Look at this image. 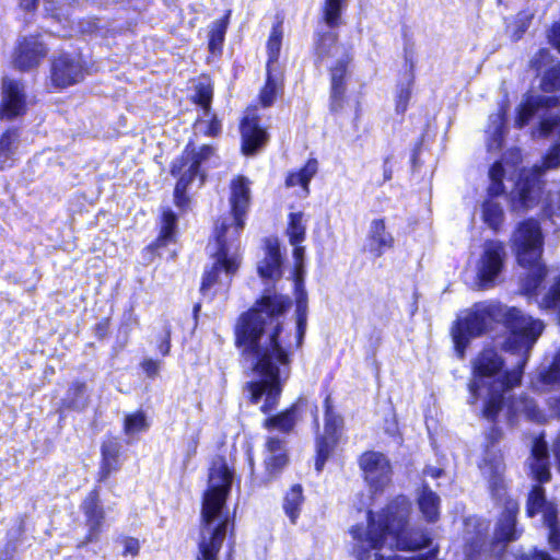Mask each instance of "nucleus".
Segmentation results:
<instances>
[{
  "label": "nucleus",
  "mask_w": 560,
  "mask_h": 560,
  "mask_svg": "<svg viewBox=\"0 0 560 560\" xmlns=\"http://www.w3.org/2000/svg\"><path fill=\"white\" fill-rule=\"evenodd\" d=\"M527 515L533 517L541 513L544 523L549 528V544L552 549L560 551V530L558 528L557 509L551 502L545 499L544 489L540 486L533 488L527 500Z\"/></svg>",
  "instance_id": "obj_13"
},
{
  "label": "nucleus",
  "mask_w": 560,
  "mask_h": 560,
  "mask_svg": "<svg viewBox=\"0 0 560 560\" xmlns=\"http://www.w3.org/2000/svg\"><path fill=\"white\" fill-rule=\"evenodd\" d=\"M246 218L232 213L223 214L215 223L214 245L217 254L223 258L233 257L238 259L240 235L245 226Z\"/></svg>",
  "instance_id": "obj_11"
},
{
  "label": "nucleus",
  "mask_w": 560,
  "mask_h": 560,
  "mask_svg": "<svg viewBox=\"0 0 560 560\" xmlns=\"http://www.w3.org/2000/svg\"><path fill=\"white\" fill-rule=\"evenodd\" d=\"M233 476L223 459L213 462L202 497L200 533L196 560H218L231 522L226 508Z\"/></svg>",
  "instance_id": "obj_5"
},
{
  "label": "nucleus",
  "mask_w": 560,
  "mask_h": 560,
  "mask_svg": "<svg viewBox=\"0 0 560 560\" xmlns=\"http://www.w3.org/2000/svg\"><path fill=\"white\" fill-rule=\"evenodd\" d=\"M119 450V443L114 439L103 443L101 480H105L113 471L118 469Z\"/></svg>",
  "instance_id": "obj_34"
},
{
  "label": "nucleus",
  "mask_w": 560,
  "mask_h": 560,
  "mask_svg": "<svg viewBox=\"0 0 560 560\" xmlns=\"http://www.w3.org/2000/svg\"><path fill=\"white\" fill-rule=\"evenodd\" d=\"M48 48L38 36H27L19 40L14 54V65L21 70L37 67L46 57Z\"/></svg>",
  "instance_id": "obj_18"
},
{
  "label": "nucleus",
  "mask_w": 560,
  "mask_h": 560,
  "mask_svg": "<svg viewBox=\"0 0 560 560\" xmlns=\"http://www.w3.org/2000/svg\"><path fill=\"white\" fill-rule=\"evenodd\" d=\"M325 436L317 441V458L315 467L318 471L323 469L326 459L329 457L332 446L337 442V431L342 420L335 415L330 405V398L325 400Z\"/></svg>",
  "instance_id": "obj_20"
},
{
  "label": "nucleus",
  "mask_w": 560,
  "mask_h": 560,
  "mask_svg": "<svg viewBox=\"0 0 560 560\" xmlns=\"http://www.w3.org/2000/svg\"><path fill=\"white\" fill-rule=\"evenodd\" d=\"M37 0H20V7L25 11H32L36 5Z\"/></svg>",
  "instance_id": "obj_55"
},
{
  "label": "nucleus",
  "mask_w": 560,
  "mask_h": 560,
  "mask_svg": "<svg viewBox=\"0 0 560 560\" xmlns=\"http://www.w3.org/2000/svg\"><path fill=\"white\" fill-rule=\"evenodd\" d=\"M410 88H404L397 95V110L404 113L407 108L408 101L410 98Z\"/></svg>",
  "instance_id": "obj_49"
},
{
  "label": "nucleus",
  "mask_w": 560,
  "mask_h": 560,
  "mask_svg": "<svg viewBox=\"0 0 560 560\" xmlns=\"http://www.w3.org/2000/svg\"><path fill=\"white\" fill-rule=\"evenodd\" d=\"M268 455L265 458L268 480L273 478L287 465L285 441L277 436L268 438L266 442Z\"/></svg>",
  "instance_id": "obj_25"
},
{
  "label": "nucleus",
  "mask_w": 560,
  "mask_h": 560,
  "mask_svg": "<svg viewBox=\"0 0 560 560\" xmlns=\"http://www.w3.org/2000/svg\"><path fill=\"white\" fill-rule=\"evenodd\" d=\"M509 163L495 162L490 171L489 178L490 185L488 192L491 198L483 201L481 207V218L489 229L494 232L499 231L504 221V211L502 205L493 199L494 196H499L505 192V186L503 179L508 172Z\"/></svg>",
  "instance_id": "obj_10"
},
{
  "label": "nucleus",
  "mask_w": 560,
  "mask_h": 560,
  "mask_svg": "<svg viewBox=\"0 0 560 560\" xmlns=\"http://www.w3.org/2000/svg\"><path fill=\"white\" fill-rule=\"evenodd\" d=\"M516 560H529V558L527 556H521L520 558H517Z\"/></svg>",
  "instance_id": "obj_62"
},
{
  "label": "nucleus",
  "mask_w": 560,
  "mask_h": 560,
  "mask_svg": "<svg viewBox=\"0 0 560 560\" xmlns=\"http://www.w3.org/2000/svg\"><path fill=\"white\" fill-rule=\"evenodd\" d=\"M510 416L524 415L528 420L541 423L546 421L545 413L537 407L536 402L525 395H521L510 401L508 406Z\"/></svg>",
  "instance_id": "obj_28"
},
{
  "label": "nucleus",
  "mask_w": 560,
  "mask_h": 560,
  "mask_svg": "<svg viewBox=\"0 0 560 560\" xmlns=\"http://www.w3.org/2000/svg\"><path fill=\"white\" fill-rule=\"evenodd\" d=\"M170 347H171V346H170V340L167 339L166 341H164V342L161 345L160 350H161V352L165 355V354H167V353H168V351H170Z\"/></svg>",
  "instance_id": "obj_59"
},
{
  "label": "nucleus",
  "mask_w": 560,
  "mask_h": 560,
  "mask_svg": "<svg viewBox=\"0 0 560 560\" xmlns=\"http://www.w3.org/2000/svg\"><path fill=\"white\" fill-rule=\"evenodd\" d=\"M347 0H324L323 16L329 27H336L340 23L342 9Z\"/></svg>",
  "instance_id": "obj_41"
},
{
  "label": "nucleus",
  "mask_w": 560,
  "mask_h": 560,
  "mask_svg": "<svg viewBox=\"0 0 560 560\" xmlns=\"http://www.w3.org/2000/svg\"><path fill=\"white\" fill-rule=\"evenodd\" d=\"M418 506L423 518L429 523H434L440 516V497L428 486H423L418 493Z\"/></svg>",
  "instance_id": "obj_29"
},
{
  "label": "nucleus",
  "mask_w": 560,
  "mask_h": 560,
  "mask_svg": "<svg viewBox=\"0 0 560 560\" xmlns=\"http://www.w3.org/2000/svg\"><path fill=\"white\" fill-rule=\"evenodd\" d=\"M359 465L372 492H383L390 485L393 468L385 454L375 451L365 452L360 456Z\"/></svg>",
  "instance_id": "obj_12"
},
{
  "label": "nucleus",
  "mask_w": 560,
  "mask_h": 560,
  "mask_svg": "<svg viewBox=\"0 0 560 560\" xmlns=\"http://www.w3.org/2000/svg\"><path fill=\"white\" fill-rule=\"evenodd\" d=\"M506 106L502 105L499 110L489 117V127L487 133L490 136L488 140L489 150H499L502 147L503 135L505 130Z\"/></svg>",
  "instance_id": "obj_32"
},
{
  "label": "nucleus",
  "mask_w": 560,
  "mask_h": 560,
  "mask_svg": "<svg viewBox=\"0 0 560 560\" xmlns=\"http://www.w3.org/2000/svg\"><path fill=\"white\" fill-rule=\"evenodd\" d=\"M541 89L545 92L560 91V65L545 73L541 79Z\"/></svg>",
  "instance_id": "obj_46"
},
{
  "label": "nucleus",
  "mask_w": 560,
  "mask_h": 560,
  "mask_svg": "<svg viewBox=\"0 0 560 560\" xmlns=\"http://www.w3.org/2000/svg\"><path fill=\"white\" fill-rule=\"evenodd\" d=\"M410 502L398 497L381 513H368L366 525L351 528L353 553L358 560H428L422 557L402 558L394 549L418 550L429 546L431 537L419 528H407Z\"/></svg>",
  "instance_id": "obj_3"
},
{
  "label": "nucleus",
  "mask_w": 560,
  "mask_h": 560,
  "mask_svg": "<svg viewBox=\"0 0 560 560\" xmlns=\"http://www.w3.org/2000/svg\"><path fill=\"white\" fill-rule=\"evenodd\" d=\"M493 323H502L510 331L504 342L505 351H530L544 330L541 320L524 315L516 307L493 302L478 303L452 330L459 357L464 355L469 338L480 336L490 329Z\"/></svg>",
  "instance_id": "obj_4"
},
{
  "label": "nucleus",
  "mask_w": 560,
  "mask_h": 560,
  "mask_svg": "<svg viewBox=\"0 0 560 560\" xmlns=\"http://www.w3.org/2000/svg\"><path fill=\"white\" fill-rule=\"evenodd\" d=\"M303 503L302 487L294 485L284 498L283 509L291 523L295 524Z\"/></svg>",
  "instance_id": "obj_38"
},
{
  "label": "nucleus",
  "mask_w": 560,
  "mask_h": 560,
  "mask_svg": "<svg viewBox=\"0 0 560 560\" xmlns=\"http://www.w3.org/2000/svg\"><path fill=\"white\" fill-rule=\"evenodd\" d=\"M551 62V54L549 49L541 48L530 59V67L536 70H541Z\"/></svg>",
  "instance_id": "obj_47"
},
{
  "label": "nucleus",
  "mask_w": 560,
  "mask_h": 560,
  "mask_svg": "<svg viewBox=\"0 0 560 560\" xmlns=\"http://www.w3.org/2000/svg\"><path fill=\"white\" fill-rule=\"evenodd\" d=\"M84 68L79 56L60 54L51 60L50 80L57 88H67L83 80Z\"/></svg>",
  "instance_id": "obj_15"
},
{
  "label": "nucleus",
  "mask_w": 560,
  "mask_h": 560,
  "mask_svg": "<svg viewBox=\"0 0 560 560\" xmlns=\"http://www.w3.org/2000/svg\"><path fill=\"white\" fill-rule=\"evenodd\" d=\"M12 551L5 550L4 552H0V560H12Z\"/></svg>",
  "instance_id": "obj_60"
},
{
  "label": "nucleus",
  "mask_w": 560,
  "mask_h": 560,
  "mask_svg": "<svg viewBox=\"0 0 560 560\" xmlns=\"http://www.w3.org/2000/svg\"><path fill=\"white\" fill-rule=\"evenodd\" d=\"M176 229V215L172 210H165L162 217L161 233L158 238L159 246L166 245L173 241Z\"/></svg>",
  "instance_id": "obj_42"
},
{
  "label": "nucleus",
  "mask_w": 560,
  "mask_h": 560,
  "mask_svg": "<svg viewBox=\"0 0 560 560\" xmlns=\"http://www.w3.org/2000/svg\"><path fill=\"white\" fill-rule=\"evenodd\" d=\"M281 43L282 30L281 25L278 24L272 27L269 39L267 42L268 60L266 69H268L269 66L270 68H280L278 65V59L280 55Z\"/></svg>",
  "instance_id": "obj_39"
},
{
  "label": "nucleus",
  "mask_w": 560,
  "mask_h": 560,
  "mask_svg": "<svg viewBox=\"0 0 560 560\" xmlns=\"http://www.w3.org/2000/svg\"><path fill=\"white\" fill-rule=\"evenodd\" d=\"M394 245V237L386 231L385 222L382 219H375L370 224L369 230V249L375 256L380 257L386 249Z\"/></svg>",
  "instance_id": "obj_27"
},
{
  "label": "nucleus",
  "mask_w": 560,
  "mask_h": 560,
  "mask_svg": "<svg viewBox=\"0 0 560 560\" xmlns=\"http://www.w3.org/2000/svg\"><path fill=\"white\" fill-rule=\"evenodd\" d=\"M551 44L560 51V22L556 23L549 34Z\"/></svg>",
  "instance_id": "obj_51"
},
{
  "label": "nucleus",
  "mask_w": 560,
  "mask_h": 560,
  "mask_svg": "<svg viewBox=\"0 0 560 560\" xmlns=\"http://www.w3.org/2000/svg\"><path fill=\"white\" fill-rule=\"evenodd\" d=\"M508 253L504 244L498 240H487L481 245L475 261V285L479 290H489L502 280Z\"/></svg>",
  "instance_id": "obj_8"
},
{
  "label": "nucleus",
  "mask_w": 560,
  "mask_h": 560,
  "mask_svg": "<svg viewBox=\"0 0 560 560\" xmlns=\"http://www.w3.org/2000/svg\"><path fill=\"white\" fill-rule=\"evenodd\" d=\"M257 271L264 279L276 280L281 277V254L276 240L266 242L265 257L258 261Z\"/></svg>",
  "instance_id": "obj_24"
},
{
  "label": "nucleus",
  "mask_w": 560,
  "mask_h": 560,
  "mask_svg": "<svg viewBox=\"0 0 560 560\" xmlns=\"http://www.w3.org/2000/svg\"><path fill=\"white\" fill-rule=\"evenodd\" d=\"M553 454L558 460V469L560 470V434L559 436L557 438L555 444H553Z\"/></svg>",
  "instance_id": "obj_56"
},
{
  "label": "nucleus",
  "mask_w": 560,
  "mask_h": 560,
  "mask_svg": "<svg viewBox=\"0 0 560 560\" xmlns=\"http://www.w3.org/2000/svg\"><path fill=\"white\" fill-rule=\"evenodd\" d=\"M539 381L542 385H560V350L556 353L553 361L548 370L542 369L539 372Z\"/></svg>",
  "instance_id": "obj_43"
},
{
  "label": "nucleus",
  "mask_w": 560,
  "mask_h": 560,
  "mask_svg": "<svg viewBox=\"0 0 560 560\" xmlns=\"http://www.w3.org/2000/svg\"><path fill=\"white\" fill-rule=\"evenodd\" d=\"M335 49L336 52L340 54V57L336 58L332 63H326V66L329 67L331 75V109L338 110L342 107V98L346 91L343 78L351 57L345 47H335Z\"/></svg>",
  "instance_id": "obj_21"
},
{
  "label": "nucleus",
  "mask_w": 560,
  "mask_h": 560,
  "mask_svg": "<svg viewBox=\"0 0 560 560\" xmlns=\"http://www.w3.org/2000/svg\"><path fill=\"white\" fill-rule=\"evenodd\" d=\"M476 547L477 546L471 545L469 549L466 551L467 560H479V558L481 557L480 552L478 551L477 556L474 555V552L477 551Z\"/></svg>",
  "instance_id": "obj_57"
},
{
  "label": "nucleus",
  "mask_w": 560,
  "mask_h": 560,
  "mask_svg": "<svg viewBox=\"0 0 560 560\" xmlns=\"http://www.w3.org/2000/svg\"><path fill=\"white\" fill-rule=\"evenodd\" d=\"M242 150L245 154H254L267 141L266 131L259 127L256 117L246 116L241 125Z\"/></svg>",
  "instance_id": "obj_23"
},
{
  "label": "nucleus",
  "mask_w": 560,
  "mask_h": 560,
  "mask_svg": "<svg viewBox=\"0 0 560 560\" xmlns=\"http://www.w3.org/2000/svg\"><path fill=\"white\" fill-rule=\"evenodd\" d=\"M307 217L305 213L291 212L288 217L287 236L291 245L302 244L305 241Z\"/></svg>",
  "instance_id": "obj_35"
},
{
  "label": "nucleus",
  "mask_w": 560,
  "mask_h": 560,
  "mask_svg": "<svg viewBox=\"0 0 560 560\" xmlns=\"http://www.w3.org/2000/svg\"><path fill=\"white\" fill-rule=\"evenodd\" d=\"M318 171L317 160L311 159L306 162V164L295 173H291L287 179L285 184L288 187H294L300 185L304 192L307 195L310 191L308 185L311 179L315 176Z\"/></svg>",
  "instance_id": "obj_36"
},
{
  "label": "nucleus",
  "mask_w": 560,
  "mask_h": 560,
  "mask_svg": "<svg viewBox=\"0 0 560 560\" xmlns=\"http://www.w3.org/2000/svg\"><path fill=\"white\" fill-rule=\"evenodd\" d=\"M63 405L71 409H83L86 406V385L75 382L69 388Z\"/></svg>",
  "instance_id": "obj_40"
},
{
  "label": "nucleus",
  "mask_w": 560,
  "mask_h": 560,
  "mask_svg": "<svg viewBox=\"0 0 560 560\" xmlns=\"http://www.w3.org/2000/svg\"><path fill=\"white\" fill-rule=\"evenodd\" d=\"M530 471L539 482H547L550 479L548 450L546 442L539 438L532 447L529 458Z\"/></svg>",
  "instance_id": "obj_26"
},
{
  "label": "nucleus",
  "mask_w": 560,
  "mask_h": 560,
  "mask_svg": "<svg viewBox=\"0 0 560 560\" xmlns=\"http://www.w3.org/2000/svg\"><path fill=\"white\" fill-rule=\"evenodd\" d=\"M25 104L23 84L12 79H4L2 82L0 118L7 120L14 119L24 113Z\"/></svg>",
  "instance_id": "obj_19"
},
{
  "label": "nucleus",
  "mask_w": 560,
  "mask_h": 560,
  "mask_svg": "<svg viewBox=\"0 0 560 560\" xmlns=\"http://www.w3.org/2000/svg\"><path fill=\"white\" fill-rule=\"evenodd\" d=\"M81 510L84 515L85 526L88 527V534L82 544L95 542L100 539L105 523V511L101 505L97 490H93L88 494L81 503Z\"/></svg>",
  "instance_id": "obj_17"
},
{
  "label": "nucleus",
  "mask_w": 560,
  "mask_h": 560,
  "mask_svg": "<svg viewBox=\"0 0 560 560\" xmlns=\"http://www.w3.org/2000/svg\"><path fill=\"white\" fill-rule=\"evenodd\" d=\"M229 14L224 19L218 20L212 24L210 30L209 49L214 52L219 49L224 40Z\"/></svg>",
  "instance_id": "obj_44"
},
{
  "label": "nucleus",
  "mask_w": 560,
  "mask_h": 560,
  "mask_svg": "<svg viewBox=\"0 0 560 560\" xmlns=\"http://www.w3.org/2000/svg\"><path fill=\"white\" fill-rule=\"evenodd\" d=\"M526 24L523 23L522 28L520 30V34L517 35V38L521 36L523 32H525Z\"/></svg>",
  "instance_id": "obj_61"
},
{
  "label": "nucleus",
  "mask_w": 560,
  "mask_h": 560,
  "mask_svg": "<svg viewBox=\"0 0 560 560\" xmlns=\"http://www.w3.org/2000/svg\"><path fill=\"white\" fill-rule=\"evenodd\" d=\"M481 474L489 482L492 495L503 503V512L495 525L494 539L497 542H510L516 540L521 532L516 528V514L518 504L505 497L503 458L494 446L487 447L482 463L479 465Z\"/></svg>",
  "instance_id": "obj_7"
},
{
  "label": "nucleus",
  "mask_w": 560,
  "mask_h": 560,
  "mask_svg": "<svg viewBox=\"0 0 560 560\" xmlns=\"http://www.w3.org/2000/svg\"><path fill=\"white\" fill-rule=\"evenodd\" d=\"M549 406L552 413L560 417V396L558 398H550Z\"/></svg>",
  "instance_id": "obj_54"
},
{
  "label": "nucleus",
  "mask_w": 560,
  "mask_h": 560,
  "mask_svg": "<svg viewBox=\"0 0 560 560\" xmlns=\"http://www.w3.org/2000/svg\"><path fill=\"white\" fill-rule=\"evenodd\" d=\"M540 119L539 135L552 138L553 143L540 165L523 170L510 192L514 211H527L541 202V210L553 224L560 220V183L542 198L541 179L545 172L560 167V108L557 96L529 95L518 108L515 126L523 128L534 117Z\"/></svg>",
  "instance_id": "obj_2"
},
{
  "label": "nucleus",
  "mask_w": 560,
  "mask_h": 560,
  "mask_svg": "<svg viewBox=\"0 0 560 560\" xmlns=\"http://www.w3.org/2000/svg\"><path fill=\"white\" fill-rule=\"evenodd\" d=\"M294 247L293 249V257L295 259L296 269H300L302 267V261L305 254V247L301 244L292 245Z\"/></svg>",
  "instance_id": "obj_52"
},
{
  "label": "nucleus",
  "mask_w": 560,
  "mask_h": 560,
  "mask_svg": "<svg viewBox=\"0 0 560 560\" xmlns=\"http://www.w3.org/2000/svg\"><path fill=\"white\" fill-rule=\"evenodd\" d=\"M442 469L429 467L424 470V475L431 476L433 478H439L442 475Z\"/></svg>",
  "instance_id": "obj_58"
},
{
  "label": "nucleus",
  "mask_w": 560,
  "mask_h": 560,
  "mask_svg": "<svg viewBox=\"0 0 560 560\" xmlns=\"http://www.w3.org/2000/svg\"><path fill=\"white\" fill-rule=\"evenodd\" d=\"M335 47H340L337 45V36L334 32H326L320 35L319 39L316 44V54L317 58L320 62L328 63L330 58L340 57L339 52H336Z\"/></svg>",
  "instance_id": "obj_37"
},
{
  "label": "nucleus",
  "mask_w": 560,
  "mask_h": 560,
  "mask_svg": "<svg viewBox=\"0 0 560 560\" xmlns=\"http://www.w3.org/2000/svg\"><path fill=\"white\" fill-rule=\"evenodd\" d=\"M148 429V423L145 417L142 412H136L132 415H128L125 418L124 430L126 434L132 435Z\"/></svg>",
  "instance_id": "obj_45"
},
{
  "label": "nucleus",
  "mask_w": 560,
  "mask_h": 560,
  "mask_svg": "<svg viewBox=\"0 0 560 560\" xmlns=\"http://www.w3.org/2000/svg\"><path fill=\"white\" fill-rule=\"evenodd\" d=\"M390 158L387 156L383 164V182L390 180L393 177V168L389 164Z\"/></svg>",
  "instance_id": "obj_53"
},
{
  "label": "nucleus",
  "mask_w": 560,
  "mask_h": 560,
  "mask_svg": "<svg viewBox=\"0 0 560 560\" xmlns=\"http://www.w3.org/2000/svg\"><path fill=\"white\" fill-rule=\"evenodd\" d=\"M214 155L213 148L201 145L198 150L188 144L182 156L177 159L172 166V174L178 176L175 186L174 197L178 207H184L188 198L186 190L196 176H200V183L203 182V174L200 173V166Z\"/></svg>",
  "instance_id": "obj_9"
},
{
  "label": "nucleus",
  "mask_w": 560,
  "mask_h": 560,
  "mask_svg": "<svg viewBox=\"0 0 560 560\" xmlns=\"http://www.w3.org/2000/svg\"><path fill=\"white\" fill-rule=\"evenodd\" d=\"M266 70L267 79L260 92V102L264 106H270L282 89V71L280 68H270V66Z\"/></svg>",
  "instance_id": "obj_33"
},
{
  "label": "nucleus",
  "mask_w": 560,
  "mask_h": 560,
  "mask_svg": "<svg viewBox=\"0 0 560 560\" xmlns=\"http://www.w3.org/2000/svg\"><path fill=\"white\" fill-rule=\"evenodd\" d=\"M300 418V407L292 405L289 409L265 420L264 425L268 430H278L282 433H289L293 430Z\"/></svg>",
  "instance_id": "obj_30"
},
{
  "label": "nucleus",
  "mask_w": 560,
  "mask_h": 560,
  "mask_svg": "<svg viewBox=\"0 0 560 560\" xmlns=\"http://www.w3.org/2000/svg\"><path fill=\"white\" fill-rule=\"evenodd\" d=\"M214 261L205 270L200 291L203 295L218 287H224L230 282L231 276L237 270L240 259L233 257L223 258L221 254L212 252Z\"/></svg>",
  "instance_id": "obj_16"
},
{
  "label": "nucleus",
  "mask_w": 560,
  "mask_h": 560,
  "mask_svg": "<svg viewBox=\"0 0 560 560\" xmlns=\"http://www.w3.org/2000/svg\"><path fill=\"white\" fill-rule=\"evenodd\" d=\"M124 555L137 556L140 549L139 540L132 537H127L122 540Z\"/></svg>",
  "instance_id": "obj_48"
},
{
  "label": "nucleus",
  "mask_w": 560,
  "mask_h": 560,
  "mask_svg": "<svg viewBox=\"0 0 560 560\" xmlns=\"http://www.w3.org/2000/svg\"><path fill=\"white\" fill-rule=\"evenodd\" d=\"M142 368H143L144 372L147 373V375L150 377L155 376L160 370L159 363L153 360H145L142 363Z\"/></svg>",
  "instance_id": "obj_50"
},
{
  "label": "nucleus",
  "mask_w": 560,
  "mask_h": 560,
  "mask_svg": "<svg viewBox=\"0 0 560 560\" xmlns=\"http://www.w3.org/2000/svg\"><path fill=\"white\" fill-rule=\"evenodd\" d=\"M20 144L16 130H8L0 137V170L11 167L15 161Z\"/></svg>",
  "instance_id": "obj_31"
},
{
  "label": "nucleus",
  "mask_w": 560,
  "mask_h": 560,
  "mask_svg": "<svg viewBox=\"0 0 560 560\" xmlns=\"http://www.w3.org/2000/svg\"><path fill=\"white\" fill-rule=\"evenodd\" d=\"M517 357L516 365L506 373H501L503 360L491 348L483 349L472 361V381L469 385V402L475 404L479 398L485 401L483 416L493 420L502 409L504 395L511 388L518 386L523 376V369L529 358L530 351H509Z\"/></svg>",
  "instance_id": "obj_6"
},
{
  "label": "nucleus",
  "mask_w": 560,
  "mask_h": 560,
  "mask_svg": "<svg viewBox=\"0 0 560 560\" xmlns=\"http://www.w3.org/2000/svg\"><path fill=\"white\" fill-rule=\"evenodd\" d=\"M250 186L252 182L243 175H238L231 180L229 197L231 209L229 213L246 218L252 200Z\"/></svg>",
  "instance_id": "obj_22"
},
{
  "label": "nucleus",
  "mask_w": 560,
  "mask_h": 560,
  "mask_svg": "<svg viewBox=\"0 0 560 560\" xmlns=\"http://www.w3.org/2000/svg\"><path fill=\"white\" fill-rule=\"evenodd\" d=\"M295 326L287 327L281 318L291 305L288 296L267 291L255 306L243 314L236 325V342L260 381L249 383L250 399L265 397L261 411L272 410L291 373V357L300 349L307 326V295L296 289Z\"/></svg>",
  "instance_id": "obj_1"
},
{
  "label": "nucleus",
  "mask_w": 560,
  "mask_h": 560,
  "mask_svg": "<svg viewBox=\"0 0 560 560\" xmlns=\"http://www.w3.org/2000/svg\"><path fill=\"white\" fill-rule=\"evenodd\" d=\"M194 100L201 106L202 114L199 116L195 124V131L202 132L207 136H215L221 130V124L215 115H211V102L213 96V89L208 79H200L195 86Z\"/></svg>",
  "instance_id": "obj_14"
}]
</instances>
